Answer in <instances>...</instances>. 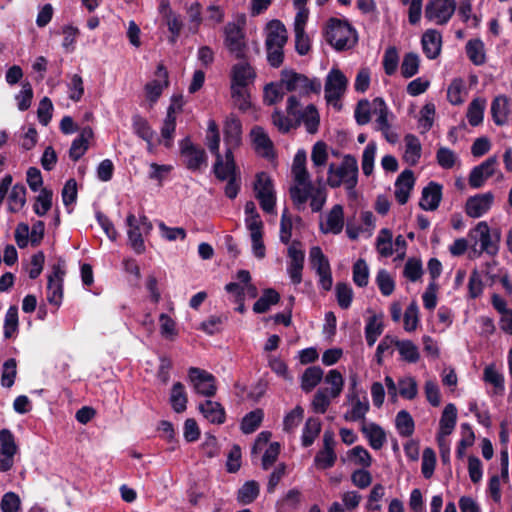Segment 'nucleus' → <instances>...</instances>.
Here are the masks:
<instances>
[{
  "label": "nucleus",
  "mask_w": 512,
  "mask_h": 512,
  "mask_svg": "<svg viewBox=\"0 0 512 512\" xmlns=\"http://www.w3.org/2000/svg\"><path fill=\"white\" fill-rule=\"evenodd\" d=\"M293 184L290 187V197L298 209H302L308 199L313 212H319L327 200V191L322 184V178L317 179V186L313 185L310 174L306 168V152L298 150L292 164Z\"/></svg>",
  "instance_id": "1"
},
{
  "label": "nucleus",
  "mask_w": 512,
  "mask_h": 512,
  "mask_svg": "<svg viewBox=\"0 0 512 512\" xmlns=\"http://www.w3.org/2000/svg\"><path fill=\"white\" fill-rule=\"evenodd\" d=\"M326 41L337 51L351 49L357 43L356 30L344 19L331 18L325 27Z\"/></svg>",
  "instance_id": "2"
},
{
  "label": "nucleus",
  "mask_w": 512,
  "mask_h": 512,
  "mask_svg": "<svg viewBox=\"0 0 512 512\" xmlns=\"http://www.w3.org/2000/svg\"><path fill=\"white\" fill-rule=\"evenodd\" d=\"M358 171L357 159L347 154L343 157L340 165L334 163L329 165L327 184L331 188L345 185L347 190H354L358 182Z\"/></svg>",
  "instance_id": "3"
},
{
  "label": "nucleus",
  "mask_w": 512,
  "mask_h": 512,
  "mask_svg": "<svg viewBox=\"0 0 512 512\" xmlns=\"http://www.w3.org/2000/svg\"><path fill=\"white\" fill-rule=\"evenodd\" d=\"M281 79L286 91H295L301 95L319 94L322 89V83L318 78H308L294 70H282Z\"/></svg>",
  "instance_id": "4"
},
{
  "label": "nucleus",
  "mask_w": 512,
  "mask_h": 512,
  "mask_svg": "<svg viewBox=\"0 0 512 512\" xmlns=\"http://www.w3.org/2000/svg\"><path fill=\"white\" fill-rule=\"evenodd\" d=\"M300 102L294 95L287 99V113L294 118L295 124L303 123L308 133L314 134L318 131L320 117L313 104L308 105L303 111L299 109Z\"/></svg>",
  "instance_id": "5"
},
{
  "label": "nucleus",
  "mask_w": 512,
  "mask_h": 512,
  "mask_svg": "<svg viewBox=\"0 0 512 512\" xmlns=\"http://www.w3.org/2000/svg\"><path fill=\"white\" fill-rule=\"evenodd\" d=\"M356 387L357 377L353 376L350 378V387L346 395L350 408L344 413L343 417L348 422L361 421L363 423L366 422L365 417L370 405L367 396H360Z\"/></svg>",
  "instance_id": "6"
},
{
  "label": "nucleus",
  "mask_w": 512,
  "mask_h": 512,
  "mask_svg": "<svg viewBox=\"0 0 512 512\" xmlns=\"http://www.w3.org/2000/svg\"><path fill=\"white\" fill-rule=\"evenodd\" d=\"M348 86V78L338 68H332L325 79L324 93L329 105L340 109V100L344 96Z\"/></svg>",
  "instance_id": "7"
},
{
  "label": "nucleus",
  "mask_w": 512,
  "mask_h": 512,
  "mask_svg": "<svg viewBox=\"0 0 512 512\" xmlns=\"http://www.w3.org/2000/svg\"><path fill=\"white\" fill-rule=\"evenodd\" d=\"M128 226V239L132 249L137 254H142L145 251V244L143 235L148 234L152 230V224L146 216L137 218L134 214L130 213L126 218Z\"/></svg>",
  "instance_id": "8"
},
{
  "label": "nucleus",
  "mask_w": 512,
  "mask_h": 512,
  "mask_svg": "<svg viewBox=\"0 0 512 512\" xmlns=\"http://www.w3.org/2000/svg\"><path fill=\"white\" fill-rule=\"evenodd\" d=\"M309 262L311 268L315 270L319 278V286L325 291L331 290L333 278L330 262L319 246H313L310 248Z\"/></svg>",
  "instance_id": "9"
},
{
  "label": "nucleus",
  "mask_w": 512,
  "mask_h": 512,
  "mask_svg": "<svg viewBox=\"0 0 512 512\" xmlns=\"http://www.w3.org/2000/svg\"><path fill=\"white\" fill-rule=\"evenodd\" d=\"M469 237L473 241L472 246L475 251L485 252L489 255L496 254L498 250V235L491 233L490 227L486 222H479L469 232Z\"/></svg>",
  "instance_id": "10"
},
{
  "label": "nucleus",
  "mask_w": 512,
  "mask_h": 512,
  "mask_svg": "<svg viewBox=\"0 0 512 512\" xmlns=\"http://www.w3.org/2000/svg\"><path fill=\"white\" fill-rule=\"evenodd\" d=\"M254 191L262 210L266 213L274 212L276 204L275 191L272 179L267 173L260 172L257 174Z\"/></svg>",
  "instance_id": "11"
},
{
  "label": "nucleus",
  "mask_w": 512,
  "mask_h": 512,
  "mask_svg": "<svg viewBox=\"0 0 512 512\" xmlns=\"http://www.w3.org/2000/svg\"><path fill=\"white\" fill-rule=\"evenodd\" d=\"M287 274L294 285L302 282V272L304 268L305 252L301 242L293 241L287 249Z\"/></svg>",
  "instance_id": "12"
},
{
  "label": "nucleus",
  "mask_w": 512,
  "mask_h": 512,
  "mask_svg": "<svg viewBox=\"0 0 512 512\" xmlns=\"http://www.w3.org/2000/svg\"><path fill=\"white\" fill-rule=\"evenodd\" d=\"M456 10L455 0H431L425 8V17L437 25L446 24Z\"/></svg>",
  "instance_id": "13"
},
{
  "label": "nucleus",
  "mask_w": 512,
  "mask_h": 512,
  "mask_svg": "<svg viewBox=\"0 0 512 512\" xmlns=\"http://www.w3.org/2000/svg\"><path fill=\"white\" fill-rule=\"evenodd\" d=\"M188 377L197 394L205 397L215 395L217 387L215 385V377L211 373L196 367H191L188 372Z\"/></svg>",
  "instance_id": "14"
},
{
  "label": "nucleus",
  "mask_w": 512,
  "mask_h": 512,
  "mask_svg": "<svg viewBox=\"0 0 512 512\" xmlns=\"http://www.w3.org/2000/svg\"><path fill=\"white\" fill-rule=\"evenodd\" d=\"M17 451L18 446L12 432L2 429L0 431V472H7L13 467Z\"/></svg>",
  "instance_id": "15"
},
{
  "label": "nucleus",
  "mask_w": 512,
  "mask_h": 512,
  "mask_svg": "<svg viewBox=\"0 0 512 512\" xmlns=\"http://www.w3.org/2000/svg\"><path fill=\"white\" fill-rule=\"evenodd\" d=\"M224 43L230 53L237 59H244L246 45L242 29L234 22H229L224 27Z\"/></svg>",
  "instance_id": "16"
},
{
  "label": "nucleus",
  "mask_w": 512,
  "mask_h": 512,
  "mask_svg": "<svg viewBox=\"0 0 512 512\" xmlns=\"http://www.w3.org/2000/svg\"><path fill=\"white\" fill-rule=\"evenodd\" d=\"M180 149L189 170L197 171L206 165L207 156L204 149L194 145L189 139L181 141Z\"/></svg>",
  "instance_id": "17"
},
{
  "label": "nucleus",
  "mask_w": 512,
  "mask_h": 512,
  "mask_svg": "<svg viewBox=\"0 0 512 512\" xmlns=\"http://www.w3.org/2000/svg\"><path fill=\"white\" fill-rule=\"evenodd\" d=\"M213 172L220 181L240 176V170L236 165L231 149H226L224 156L218 155L216 157Z\"/></svg>",
  "instance_id": "18"
},
{
  "label": "nucleus",
  "mask_w": 512,
  "mask_h": 512,
  "mask_svg": "<svg viewBox=\"0 0 512 512\" xmlns=\"http://www.w3.org/2000/svg\"><path fill=\"white\" fill-rule=\"evenodd\" d=\"M494 194L486 192L476 194L467 199L465 204V212L471 218H480L485 215L494 203Z\"/></svg>",
  "instance_id": "19"
},
{
  "label": "nucleus",
  "mask_w": 512,
  "mask_h": 512,
  "mask_svg": "<svg viewBox=\"0 0 512 512\" xmlns=\"http://www.w3.org/2000/svg\"><path fill=\"white\" fill-rule=\"evenodd\" d=\"M65 271L60 264L54 265L48 276L47 300L50 304L60 306L63 298V277Z\"/></svg>",
  "instance_id": "20"
},
{
  "label": "nucleus",
  "mask_w": 512,
  "mask_h": 512,
  "mask_svg": "<svg viewBox=\"0 0 512 512\" xmlns=\"http://www.w3.org/2000/svg\"><path fill=\"white\" fill-rule=\"evenodd\" d=\"M240 60L231 69V87L248 88L254 82L256 73L248 62Z\"/></svg>",
  "instance_id": "21"
},
{
  "label": "nucleus",
  "mask_w": 512,
  "mask_h": 512,
  "mask_svg": "<svg viewBox=\"0 0 512 512\" xmlns=\"http://www.w3.org/2000/svg\"><path fill=\"white\" fill-rule=\"evenodd\" d=\"M496 164V157H490L480 165L475 166L471 170L468 179L470 187L474 189L481 188L485 184L486 180L495 173Z\"/></svg>",
  "instance_id": "22"
},
{
  "label": "nucleus",
  "mask_w": 512,
  "mask_h": 512,
  "mask_svg": "<svg viewBox=\"0 0 512 512\" xmlns=\"http://www.w3.org/2000/svg\"><path fill=\"white\" fill-rule=\"evenodd\" d=\"M169 85L168 72L163 64L157 66L155 79L145 85L146 97L151 103H155L163 90Z\"/></svg>",
  "instance_id": "23"
},
{
  "label": "nucleus",
  "mask_w": 512,
  "mask_h": 512,
  "mask_svg": "<svg viewBox=\"0 0 512 512\" xmlns=\"http://www.w3.org/2000/svg\"><path fill=\"white\" fill-rule=\"evenodd\" d=\"M344 227L343 207L336 204L326 215L325 221L320 223V230L323 234H340Z\"/></svg>",
  "instance_id": "24"
},
{
  "label": "nucleus",
  "mask_w": 512,
  "mask_h": 512,
  "mask_svg": "<svg viewBox=\"0 0 512 512\" xmlns=\"http://www.w3.org/2000/svg\"><path fill=\"white\" fill-rule=\"evenodd\" d=\"M242 141V125L235 116L227 117L224 124V142L226 149L237 148Z\"/></svg>",
  "instance_id": "25"
},
{
  "label": "nucleus",
  "mask_w": 512,
  "mask_h": 512,
  "mask_svg": "<svg viewBox=\"0 0 512 512\" xmlns=\"http://www.w3.org/2000/svg\"><path fill=\"white\" fill-rule=\"evenodd\" d=\"M422 50L428 59H436L442 48V35L435 29L426 30L421 38Z\"/></svg>",
  "instance_id": "26"
},
{
  "label": "nucleus",
  "mask_w": 512,
  "mask_h": 512,
  "mask_svg": "<svg viewBox=\"0 0 512 512\" xmlns=\"http://www.w3.org/2000/svg\"><path fill=\"white\" fill-rule=\"evenodd\" d=\"M415 178L411 170H404L395 182V198L399 204H405L414 186Z\"/></svg>",
  "instance_id": "27"
},
{
  "label": "nucleus",
  "mask_w": 512,
  "mask_h": 512,
  "mask_svg": "<svg viewBox=\"0 0 512 512\" xmlns=\"http://www.w3.org/2000/svg\"><path fill=\"white\" fill-rule=\"evenodd\" d=\"M442 198V186L436 182H430L422 191L420 207L426 211L436 210Z\"/></svg>",
  "instance_id": "28"
},
{
  "label": "nucleus",
  "mask_w": 512,
  "mask_h": 512,
  "mask_svg": "<svg viewBox=\"0 0 512 512\" xmlns=\"http://www.w3.org/2000/svg\"><path fill=\"white\" fill-rule=\"evenodd\" d=\"M361 432L374 450H380L386 442L385 431L374 422H363Z\"/></svg>",
  "instance_id": "29"
},
{
  "label": "nucleus",
  "mask_w": 512,
  "mask_h": 512,
  "mask_svg": "<svg viewBox=\"0 0 512 512\" xmlns=\"http://www.w3.org/2000/svg\"><path fill=\"white\" fill-rule=\"evenodd\" d=\"M266 46H285L287 42V30L279 20L270 21L265 29Z\"/></svg>",
  "instance_id": "30"
},
{
  "label": "nucleus",
  "mask_w": 512,
  "mask_h": 512,
  "mask_svg": "<svg viewBox=\"0 0 512 512\" xmlns=\"http://www.w3.org/2000/svg\"><path fill=\"white\" fill-rule=\"evenodd\" d=\"M405 150L403 159L410 166H415L422 155V145L417 136L407 134L404 137Z\"/></svg>",
  "instance_id": "31"
},
{
  "label": "nucleus",
  "mask_w": 512,
  "mask_h": 512,
  "mask_svg": "<svg viewBox=\"0 0 512 512\" xmlns=\"http://www.w3.org/2000/svg\"><path fill=\"white\" fill-rule=\"evenodd\" d=\"M200 413L210 423L222 424L225 421V411L218 402L207 400L198 406Z\"/></svg>",
  "instance_id": "32"
},
{
  "label": "nucleus",
  "mask_w": 512,
  "mask_h": 512,
  "mask_svg": "<svg viewBox=\"0 0 512 512\" xmlns=\"http://www.w3.org/2000/svg\"><path fill=\"white\" fill-rule=\"evenodd\" d=\"M375 118L376 129L384 128L394 118L383 98L377 97L372 100V114Z\"/></svg>",
  "instance_id": "33"
},
{
  "label": "nucleus",
  "mask_w": 512,
  "mask_h": 512,
  "mask_svg": "<svg viewBox=\"0 0 512 512\" xmlns=\"http://www.w3.org/2000/svg\"><path fill=\"white\" fill-rule=\"evenodd\" d=\"M457 421V409L452 403L445 406L440 421L437 436L448 437L454 430Z\"/></svg>",
  "instance_id": "34"
},
{
  "label": "nucleus",
  "mask_w": 512,
  "mask_h": 512,
  "mask_svg": "<svg viewBox=\"0 0 512 512\" xmlns=\"http://www.w3.org/2000/svg\"><path fill=\"white\" fill-rule=\"evenodd\" d=\"M251 138L258 154L264 157L272 155L273 144L262 127H254L251 130Z\"/></svg>",
  "instance_id": "35"
},
{
  "label": "nucleus",
  "mask_w": 512,
  "mask_h": 512,
  "mask_svg": "<svg viewBox=\"0 0 512 512\" xmlns=\"http://www.w3.org/2000/svg\"><path fill=\"white\" fill-rule=\"evenodd\" d=\"M92 136L93 132L91 128L86 127L82 129L79 136L72 142L69 150V156L72 160L77 161L85 154L89 147V140Z\"/></svg>",
  "instance_id": "36"
},
{
  "label": "nucleus",
  "mask_w": 512,
  "mask_h": 512,
  "mask_svg": "<svg viewBox=\"0 0 512 512\" xmlns=\"http://www.w3.org/2000/svg\"><path fill=\"white\" fill-rule=\"evenodd\" d=\"M483 380L485 383L493 387V394L503 395L505 391V383L503 374L496 368L494 364L487 365L484 368Z\"/></svg>",
  "instance_id": "37"
},
{
  "label": "nucleus",
  "mask_w": 512,
  "mask_h": 512,
  "mask_svg": "<svg viewBox=\"0 0 512 512\" xmlns=\"http://www.w3.org/2000/svg\"><path fill=\"white\" fill-rule=\"evenodd\" d=\"M509 101L506 96H497L491 104V114L496 125H504L508 121Z\"/></svg>",
  "instance_id": "38"
},
{
  "label": "nucleus",
  "mask_w": 512,
  "mask_h": 512,
  "mask_svg": "<svg viewBox=\"0 0 512 512\" xmlns=\"http://www.w3.org/2000/svg\"><path fill=\"white\" fill-rule=\"evenodd\" d=\"M324 371L319 366H310L301 376V388L304 392H311L323 379Z\"/></svg>",
  "instance_id": "39"
},
{
  "label": "nucleus",
  "mask_w": 512,
  "mask_h": 512,
  "mask_svg": "<svg viewBox=\"0 0 512 512\" xmlns=\"http://www.w3.org/2000/svg\"><path fill=\"white\" fill-rule=\"evenodd\" d=\"M321 422L318 418L310 417L302 429L301 444L303 447L311 446L321 432Z\"/></svg>",
  "instance_id": "40"
},
{
  "label": "nucleus",
  "mask_w": 512,
  "mask_h": 512,
  "mask_svg": "<svg viewBox=\"0 0 512 512\" xmlns=\"http://www.w3.org/2000/svg\"><path fill=\"white\" fill-rule=\"evenodd\" d=\"M176 129V116H175V108L173 105H170L167 110V115L164 119L162 128H161V136L163 138L164 145L166 147H171L174 133Z\"/></svg>",
  "instance_id": "41"
},
{
  "label": "nucleus",
  "mask_w": 512,
  "mask_h": 512,
  "mask_svg": "<svg viewBox=\"0 0 512 512\" xmlns=\"http://www.w3.org/2000/svg\"><path fill=\"white\" fill-rule=\"evenodd\" d=\"M396 348L403 361L416 363L420 359L419 348L411 340H398Z\"/></svg>",
  "instance_id": "42"
},
{
  "label": "nucleus",
  "mask_w": 512,
  "mask_h": 512,
  "mask_svg": "<svg viewBox=\"0 0 512 512\" xmlns=\"http://www.w3.org/2000/svg\"><path fill=\"white\" fill-rule=\"evenodd\" d=\"M187 395L182 383L176 382L171 389L170 403L176 413H182L187 408Z\"/></svg>",
  "instance_id": "43"
},
{
  "label": "nucleus",
  "mask_w": 512,
  "mask_h": 512,
  "mask_svg": "<svg viewBox=\"0 0 512 512\" xmlns=\"http://www.w3.org/2000/svg\"><path fill=\"white\" fill-rule=\"evenodd\" d=\"M485 107L486 100L483 98H476L469 104L466 116L471 126L475 127L482 123Z\"/></svg>",
  "instance_id": "44"
},
{
  "label": "nucleus",
  "mask_w": 512,
  "mask_h": 512,
  "mask_svg": "<svg viewBox=\"0 0 512 512\" xmlns=\"http://www.w3.org/2000/svg\"><path fill=\"white\" fill-rule=\"evenodd\" d=\"M396 429L400 436L409 437L413 434L415 423L409 412L401 410L395 418Z\"/></svg>",
  "instance_id": "45"
},
{
  "label": "nucleus",
  "mask_w": 512,
  "mask_h": 512,
  "mask_svg": "<svg viewBox=\"0 0 512 512\" xmlns=\"http://www.w3.org/2000/svg\"><path fill=\"white\" fill-rule=\"evenodd\" d=\"M26 203V188L23 184H15L8 196V205L11 212L20 211Z\"/></svg>",
  "instance_id": "46"
},
{
  "label": "nucleus",
  "mask_w": 512,
  "mask_h": 512,
  "mask_svg": "<svg viewBox=\"0 0 512 512\" xmlns=\"http://www.w3.org/2000/svg\"><path fill=\"white\" fill-rule=\"evenodd\" d=\"M383 328V322L380 317L376 315L369 317L365 326V338L370 347L375 344L377 338L382 334Z\"/></svg>",
  "instance_id": "47"
},
{
  "label": "nucleus",
  "mask_w": 512,
  "mask_h": 512,
  "mask_svg": "<svg viewBox=\"0 0 512 512\" xmlns=\"http://www.w3.org/2000/svg\"><path fill=\"white\" fill-rule=\"evenodd\" d=\"M393 235L391 230L383 228L380 230L376 238V249L383 257H390L393 255Z\"/></svg>",
  "instance_id": "48"
},
{
  "label": "nucleus",
  "mask_w": 512,
  "mask_h": 512,
  "mask_svg": "<svg viewBox=\"0 0 512 512\" xmlns=\"http://www.w3.org/2000/svg\"><path fill=\"white\" fill-rule=\"evenodd\" d=\"M280 299V295L274 289H266L262 296L254 303L253 311L255 313H265L270 307L276 304Z\"/></svg>",
  "instance_id": "49"
},
{
  "label": "nucleus",
  "mask_w": 512,
  "mask_h": 512,
  "mask_svg": "<svg viewBox=\"0 0 512 512\" xmlns=\"http://www.w3.org/2000/svg\"><path fill=\"white\" fill-rule=\"evenodd\" d=\"M347 458L350 462L363 468H368L372 464V457L368 450L363 446H355L347 452Z\"/></svg>",
  "instance_id": "50"
},
{
  "label": "nucleus",
  "mask_w": 512,
  "mask_h": 512,
  "mask_svg": "<svg viewBox=\"0 0 512 512\" xmlns=\"http://www.w3.org/2000/svg\"><path fill=\"white\" fill-rule=\"evenodd\" d=\"M324 381L330 386V388H328V393L331 397H339L344 386V378L342 374L338 370L332 369L326 374Z\"/></svg>",
  "instance_id": "51"
},
{
  "label": "nucleus",
  "mask_w": 512,
  "mask_h": 512,
  "mask_svg": "<svg viewBox=\"0 0 512 512\" xmlns=\"http://www.w3.org/2000/svg\"><path fill=\"white\" fill-rule=\"evenodd\" d=\"M466 53L470 61L475 65H482L485 62L484 44L479 39L467 42Z\"/></svg>",
  "instance_id": "52"
},
{
  "label": "nucleus",
  "mask_w": 512,
  "mask_h": 512,
  "mask_svg": "<svg viewBox=\"0 0 512 512\" xmlns=\"http://www.w3.org/2000/svg\"><path fill=\"white\" fill-rule=\"evenodd\" d=\"M465 95L466 87L464 81L460 78L454 79L447 89L448 101L453 105L461 104L464 101Z\"/></svg>",
  "instance_id": "53"
},
{
  "label": "nucleus",
  "mask_w": 512,
  "mask_h": 512,
  "mask_svg": "<svg viewBox=\"0 0 512 512\" xmlns=\"http://www.w3.org/2000/svg\"><path fill=\"white\" fill-rule=\"evenodd\" d=\"M285 86L282 79L277 83H270L264 89V102L267 105H274L283 99Z\"/></svg>",
  "instance_id": "54"
},
{
  "label": "nucleus",
  "mask_w": 512,
  "mask_h": 512,
  "mask_svg": "<svg viewBox=\"0 0 512 512\" xmlns=\"http://www.w3.org/2000/svg\"><path fill=\"white\" fill-rule=\"evenodd\" d=\"M264 412L261 409H255L244 416L241 422L243 433L250 434L254 432L261 424Z\"/></svg>",
  "instance_id": "55"
},
{
  "label": "nucleus",
  "mask_w": 512,
  "mask_h": 512,
  "mask_svg": "<svg viewBox=\"0 0 512 512\" xmlns=\"http://www.w3.org/2000/svg\"><path fill=\"white\" fill-rule=\"evenodd\" d=\"M420 58L414 52L405 54L401 64V74L404 78H411L419 71Z\"/></svg>",
  "instance_id": "56"
},
{
  "label": "nucleus",
  "mask_w": 512,
  "mask_h": 512,
  "mask_svg": "<svg viewBox=\"0 0 512 512\" xmlns=\"http://www.w3.org/2000/svg\"><path fill=\"white\" fill-rule=\"evenodd\" d=\"M53 193L51 190L43 188L33 205V210L38 216H44L52 207Z\"/></svg>",
  "instance_id": "57"
},
{
  "label": "nucleus",
  "mask_w": 512,
  "mask_h": 512,
  "mask_svg": "<svg viewBox=\"0 0 512 512\" xmlns=\"http://www.w3.org/2000/svg\"><path fill=\"white\" fill-rule=\"evenodd\" d=\"M331 395L328 388H321L315 393L311 406L315 413L324 414L331 404Z\"/></svg>",
  "instance_id": "58"
},
{
  "label": "nucleus",
  "mask_w": 512,
  "mask_h": 512,
  "mask_svg": "<svg viewBox=\"0 0 512 512\" xmlns=\"http://www.w3.org/2000/svg\"><path fill=\"white\" fill-rule=\"evenodd\" d=\"M376 151L377 145L375 142L371 141L367 144L362 153L361 166L362 171L366 176H370L373 172Z\"/></svg>",
  "instance_id": "59"
},
{
  "label": "nucleus",
  "mask_w": 512,
  "mask_h": 512,
  "mask_svg": "<svg viewBox=\"0 0 512 512\" xmlns=\"http://www.w3.org/2000/svg\"><path fill=\"white\" fill-rule=\"evenodd\" d=\"M206 144L211 151L215 155V157H218L220 154L219 146H220V135L219 130L216 122L214 120L208 121V127H207V135H206Z\"/></svg>",
  "instance_id": "60"
},
{
  "label": "nucleus",
  "mask_w": 512,
  "mask_h": 512,
  "mask_svg": "<svg viewBox=\"0 0 512 512\" xmlns=\"http://www.w3.org/2000/svg\"><path fill=\"white\" fill-rule=\"evenodd\" d=\"M259 494V485L255 481L246 482L238 491L237 499L246 505L252 503Z\"/></svg>",
  "instance_id": "61"
},
{
  "label": "nucleus",
  "mask_w": 512,
  "mask_h": 512,
  "mask_svg": "<svg viewBox=\"0 0 512 512\" xmlns=\"http://www.w3.org/2000/svg\"><path fill=\"white\" fill-rule=\"evenodd\" d=\"M399 394L401 397L412 400L418 394V385L414 377L406 376L398 381Z\"/></svg>",
  "instance_id": "62"
},
{
  "label": "nucleus",
  "mask_w": 512,
  "mask_h": 512,
  "mask_svg": "<svg viewBox=\"0 0 512 512\" xmlns=\"http://www.w3.org/2000/svg\"><path fill=\"white\" fill-rule=\"evenodd\" d=\"M132 125L135 134L150 144L154 137V131L148 122L141 116L136 115L133 117Z\"/></svg>",
  "instance_id": "63"
},
{
  "label": "nucleus",
  "mask_w": 512,
  "mask_h": 512,
  "mask_svg": "<svg viewBox=\"0 0 512 512\" xmlns=\"http://www.w3.org/2000/svg\"><path fill=\"white\" fill-rule=\"evenodd\" d=\"M1 512H19L21 509V499L15 492H6L0 501Z\"/></svg>",
  "instance_id": "64"
}]
</instances>
